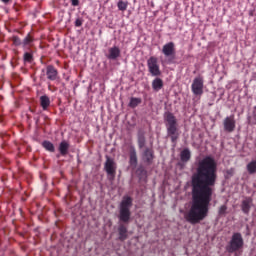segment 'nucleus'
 Here are the masks:
<instances>
[{
  "label": "nucleus",
  "mask_w": 256,
  "mask_h": 256,
  "mask_svg": "<svg viewBox=\"0 0 256 256\" xmlns=\"http://www.w3.org/2000/svg\"><path fill=\"white\" fill-rule=\"evenodd\" d=\"M217 183V163L210 156L198 161L191 179V205L184 218L191 225H197L209 216V207Z\"/></svg>",
  "instance_id": "nucleus-1"
},
{
  "label": "nucleus",
  "mask_w": 256,
  "mask_h": 256,
  "mask_svg": "<svg viewBox=\"0 0 256 256\" xmlns=\"http://www.w3.org/2000/svg\"><path fill=\"white\" fill-rule=\"evenodd\" d=\"M131 207H133V198L124 196L119 205L118 241L123 242L129 239V229L127 225L131 223Z\"/></svg>",
  "instance_id": "nucleus-2"
},
{
  "label": "nucleus",
  "mask_w": 256,
  "mask_h": 256,
  "mask_svg": "<svg viewBox=\"0 0 256 256\" xmlns=\"http://www.w3.org/2000/svg\"><path fill=\"white\" fill-rule=\"evenodd\" d=\"M164 121L166 122L167 137H170L172 143H177L179 139V128L177 127V118L173 113L166 112L164 114Z\"/></svg>",
  "instance_id": "nucleus-3"
},
{
  "label": "nucleus",
  "mask_w": 256,
  "mask_h": 256,
  "mask_svg": "<svg viewBox=\"0 0 256 256\" xmlns=\"http://www.w3.org/2000/svg\"><path fill=\"white\" fill-rule=\"evenodd\" d=\"M243 245H245L243 235H241L239 232H235L226 245V251L229 253H237V251H241V249H243Z\"/></svg>",
  "instance_id": "nucleus-4"
},
{
  "label": "nucleus",
  "mask_w": 256,
  "mask_h": 256,
  "mask_svg": "<svg viewBox=\"0 0 256 256\" xmlns=\"http://www.w3.org/2000/svg\"><path fill=\"white\" fill-rule=\"evenodd\" d=\"M104 169L110 179H115L117 173V164L113 158L106 156V162L104 163Z\"/></svg>",
  "instance_id": "nucleus-5"
},
{
  "label": "nucleus",
  "mask_w": 256,
  "mask_h": 256,
  "mask_svg": "<svg viewBox=\"0 0 256 256\" xmlns=\"http://www.w3.org/2000/svg\"><path fill=\"white\" fill-rule=\"evenodd\" d=\"M148 71L152 77H159L161 75V70L159 69V63L155 56H151L147 60Z\"/></svg>",
  "instance_id": "nucleus-6"
},
{
  "label": "nucleus",
  "mask_w": 256,
  "mask_h": 256,
  "mask_svg": "<svg viewBox=\"0 0 256 256\" xmlns=\"http://www.w3.org/2000/svg\"><path fill=\"white\" fill-rule=\"evenodd\" d=\"M162 53L165 57H167L168 61L171 62L175 59L176 50H175V43L168 42L162 48Z\"/></svg>",
  "instance_id": "nucleus-7"
},
{
  "label": "nucleus",
  "mask_w": 256,
  "mask_h": 256,
  "mask_svg": "<svg viewBox=\"0 0 256 256\" xmlns=\"http://www.w3.org/2000/svg\"><path fill=\"white\" fill-rule=\"evenodd\" d=\"M236 123L237 122L235 121V116L234 115L226 117L223 120L224 131L226 133H233V131H235Z\"/></svg>",
  "instance_id": "nucleus-8"
},
{
  "label": "nucleus",
  "mask_w": 256,
  "mask_h": 256,
  "mask_svg": "<svg viewBox=\"0 0 256 256\" xmlns=\"http://www.w3.org/2000/svg\"><path fill=\"white\" fill-rule=\"evenodd\" d=\"M192 93L194 95H201L203 93V77L198 76L196 78H194L193 82H192Z\"/></svg>",
  "instance_id": "nucleus-9"
},
{
  "label": "nucleus",
  "mask_w": 256,
  "mask_h": 256,
  "mask_svg": "<svg viewBox=\"0 0 256 256\" xmlns=\"http://www.w3.org/2000/svg\"><path fill=\"white\" fill-rule=\"evenodd\" d=\"M142 159L144 163H147V165H151L153 163V160L155 159V152L152 148H145V150L142 153Z\"/></svg>",
  "instance_id": "nucleus-10"
},
{
  "label": "nucleus",
  "mask_w": 256,
  "mask_h": 256,
  "mask_svg": "<svg viewBox=\"0 0 256 256\" xmlns=\"http://www.w3.org/2000/svg\"><path fill=\"white\" fill-rule=\"evenodd\" d=\"M69 147H71L69 142H67L66 140L61 141L59 144V147H58V151L60 154H57L56 157L59 159V157H61V155H62V157H65L66 155H68Z\"/></svg>",
  "instance_id": "nucleus-11"
},
{
  "label": "nucleus",
  "mask_w": 256,
  "mask_h": 256,
  "mask_svg": "<svg viewBox=\"0 0 256 256\" xmlns=\"http://www.w3.org/2000/svg\"><path fill=\"white\" fill-rule=\"evenodd\" d=\"M137 150H135V147L130 148V154H129V165L132 167V169L137 168Z\"/></svg>",
  "instance_id": "nucleus-12"
},
{
  "label": "nucleus",
  "mask_w": 256,
  "mask_h": 256,
  "mask_svg": "<svg viewBox=\"0 0 256 256\" xmlns=\"http://www.w3.org/2000/svg\"><path fill=\"white\" fill-rule=\"evenodd\" d=\"M251 205H253V199L246 198L241 203V211L244 213V215H249L251 211Z\"/></svg>",
  "instance_id": "nucleus-13"
},
{
  "label": "nucleus",
  "mask_w": 256,
  "mask_h": 256,
  "mask_svg": "<svg viewBox=\"0 0 256 256\" xmlns=\"http://www.w3.org/2000/svg\"><path fill=\"white\" fill-rule=\"evenodd\" d=\"M108 53L107 59H111L112 61H115V59H118V57L121 56V50L117 46L110 48Z\"/></svg>",
  "instance_id": "nucleus-14"
},
{
  "label": "nucleus",
  "mask_w": 256,
  "mask_h": 256,
  "mask_svg": "<svg viewBox=\"0 0 256 256\" xmlns=\"http://www.w3.org/2000/svg\"><path fill=\"white\" fill-rule=\"evenodd\" d=\"M46 75L47 79H49L50 81H55L58 75L57 69H55V67H53L52 65L47 66Z\"/></svg>",
  "instance_id": "nucleus-15"
},
{
  "label": "nucleus",
  "mask_w": 256,
  "mask_h": 256,
  "mask_svg": "<svg viewBox=\"0 0 256 256\" xmlns=\"http://www.w3.org/2000/svg\"><path fill=\"white\" fill-rule=\"evenodd\" d=\"M137 143L139 149H143L147 143V139L145 138V132L139 131L137 136Z\"/></svg>",
  "instance_id": "nucleus-16"
},
{
  "label": "nucleus",
  "mask_w": 256,
  "mask_h": 256,
  "mask_svg": "<svg viewBox=\"0 0 256 256\" xmlns=\"http://www.w3.org/2000/svg\"><path fill=\"white\" fill-rule=\"evenodd\" d=\"M40 105L43 111H47V109H49V106L51 105V100L47 95H43L40 97Z\"/></svg>",
  "instance_id": "nucleus-17"
},
{
  "label": "nucleus",
  "mask_w": 256,
  "mask_h": 256,
  "mask_svg": "<svg viewBox=\"0 0 256 256\" xmlns=\"http://www.w3.org/2000/svg\"><path fill=\"white\" fill-rule=\"evenodd\" d=\"M180 159L182 163H187L191 159V151L189 148H185L181 153H180Z\"/></svg>",
  "instance_id": "nucleus-18"
},
{
  "label": "nucleus",
  "mask_w": 256,
  "mask_h": 256,
  "mask_svg": "<svg viewBox=\"0 0 256 256\" xmlns=\"http://www.w3.org/2000/svg\"><path fill=\"white\" fill-rule=\"evenodd\" d=\"M152 89L154 91H161L163 89V80L161 78H155L152 81Z\"/></svg>",
  "instance_id": "nucleus-19"
},
{
  "label": "nucleus",
  "mask_w": 256,
  "mask_h": 256,
  "mask_svg": "<svg viewBox=\"0 0 256 256\" xmlns=\"http://www.w3.org/2000/svg\"><path fill=\"white\" fill-rule=\"evenodd\" d=\"M246 169L250 175H255L256 173V160H252L247 164Z\"/></svg>",
  "instance_id": "nucleus-20"
},
{
  "label": "nucleus",
  "mask_w": 256,
  "mask_h": 256,
  "mask_svg": "<svg viewBox=\"0 0 256 256\" xmlns=\"http://www.w3.org/2000/svg\"><path fill=\"white\" fill-rule=\"evenodd\" d=\"M42 147H44L46 151H50V153H55V145H53V143H51L50 141H44L42 143Z\"/></svg>",
  "instance_id": "nucleus-21"
},
{
  "label": "nucleus",
  "mask_w": 256,
  "mask_h": 256,
  "mask_svg": "<svg viewBox=\"0 0 256 256\" xmlns=\"http://www.w3.org/2000/svg\"><path fill=\"white\" fill-rule=\"evenodd\" d=\"M141 101V98L132 97L129 102V107H131V109H135V107L141 105Z\"/></svg>",
  "instance_id": "nucleus-22"
},
{
  "label": "nucleus",
  "mask_w": 256,
  "mask_h": 256,
  "mask_svg": "<svg viewBox=\"0 0 256 256\" xmlns=\"http://www.w3.org/2000/svg\"><path fill=\"white\" fill-rule=\"evenodd\" d=\"M24 63H33V54L29 52H25L23 56Z\"/></svg>",
  "instance_id": "nucleus-23"
},
{
  "label": "nucleus",
  "mask_w": 256,
  "mask_h": 256,
  "mask_svg": "<svg viewBox=\"0 0 256 256\" xmlns=\"http://www.w3.org/2000/svg\"><path fill=\"white\" fill-rule=\"evenodd\" d=\"M117 5H118L119 11H127V6L129 5V3L123 2L122 0H120Z\"/></svg>",
  "instance_id": "nucleus-24"
},
{
  "label": "nucleus",
  "mask_w": 256,
  "mask_h": 256,
  "mask_svg": "<svg viewBox=\"0 0 256 256\" xmlns=\"http://www.w3.org/2000/svg\"><path fill=\"white\" fill-rule=\"evenodd\" d=\"M227 213V205L220 206L218 210V215H225Z\"/></svg>",
  "instance_id": "nucleus-25"
},
{
  "label": "nucleus",
  "mask_w": 256,
  "mask_h": 256,
  "mask_svg": "<svg viewBox=\"0 0 256 256\" xmlns=\"http://www.w3.org/2000/svg\"><path fill=\"white\" fill-rule=\"evenodd\" d=\"M22 43L23 45H30V43H33V38L30 35H28L24 38Z\"/></svg>",
  "instance_id": "nucleus-26"
},
{
  "label": "nucleus",
  "mask_w": 256,
  "mask_h": 256,
  "mask_svg": "<svg viewBox=\"0 0 256 256\" xmlns=\"http://www.w3.org/2000/svg\"><path fill=\"white\" fill-rule=\"evenodd\" d=\"M12 41L14 43V45H16V47H19V45H21V39L18 36H13L12 37Z\"/></svg>",
  "instance_id": "nucleus-27"
},
{
  "label": "nucleus",
  "mask_w": 256,
  "mask_h": 256,
  "mask_svg": "<svg viewBox=\"0 0 256 256\" xmlns=\"http://www.w3.org/2000/svg\"><path fill=\"white\" fill-rule=\"evenodd\" d=\"M83 25V20L81 18H77L75 21V27H81Z\"/></svg>",
  "instance_id": "nucleus-28"
},
{
  "label": "nucleus",
  "mask_w": 256,
  "mask_h": 256,
  "mask_svg": "<svg viewBox=\"0 0 256 256\" xmlns=\"http://www.w3.org/2000/svg\"><path fill=\"white\" fill-rule=\"evenodd\" d=\"M70 1L73 7H77L79 5V0H70Z\"/></svg>",
  "instance_id": "nucleus-29"
},
{
  "label": "nucleus",
  "mask_w": 256,
  "mask_h": 256,
  "mask_svg": "<svg viewBox=\"0 0 256 256\" xmlns=\"http://www.w3.org/2000/svg\"><path fill=\"white\" fill-rule=\"evenodd\" d=\"M233 173H234L233 169L227 170V175L233 176Z\"/></svg>",
  "instance_id": "nucleus-30"
},
{
  "label": "nucleus",
  "mask_w": 256,
  "mask_h": 256,
  "mask_svg": "<svg viewBox=\"0 0 256 256\" xmlns=\"http://www.w3.org/2000/svg\"><path fill=\"white\" fill-rule=\"evenodd\" d=\"M2 1V3H4L5 5H7V3H9V1H11V0H1Z\"/></svg>",
  "instance_id": "nucleus-31"
}]
</instances>
